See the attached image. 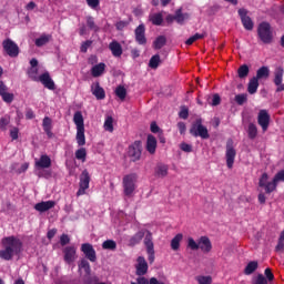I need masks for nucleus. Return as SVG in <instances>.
Wrapping results in <instances>:
<instances>
[{
	"instance_id": "52",
	"label": "nucleus",
	"mask_w": 284,
	"mask_h": 284,
	"mask_svg": "<svg viewBox=\"0 0 284 284\" xmlns=\"http://www.w3.org/2000/svg\"><path fill=\"white\" fill-rule=\"evenodd\" d=\"M10 125V116L6 115L0 119V130H6Z\"/></svg>"
},
{
	"instance_id": "5",
	"label": "nucleus",
	"mask_w": 284,
	"mask_h": 284,
	"mask_svg": "<svg viewBox=\"0 0 284 284\" xmlns=\"http://www.w3.org/2000/svg\"><path fill=\"white\" fill-rule=\"evenodd\" d=\"M190 135L191 136H200V139H210V131H207V126L203 125L202 119H196L191 128H190Z\"/></svg>"
},
{
	"instance_id": "58",
	"label": "nucleus",
	"mask_w": 284,
	"mask_h": 284,
	"mask_svg": "<svg viewBox=\"0 0 284 284\" xmlns=\"http://www.w3.org/2000/svg\"><path fill=\"white\" fill-rule=\"evenodd\" d=\"M100 3L101 2L99 0H87V4L89 6V8H92V10H97Z\"/></svg>"
},
{
	"instance_id": "51",
	"label": "nucleus",
	"mask_w": 284,
	"mask_h": 284,
	"mask_svg": "<svg viewBox=\"0 0 284 284\" xmlns=\"http://www.w3.org/2000/svg\"><path fill=\"white\" fill-rule=\"evenodd\" d=\"M235 102L237 105H244V103H247V94L241 93L235 95Z\"/></svg>"
},
{
	"instance_id": "59",
	"label": "nucleus",
	"mask_w": 284,
	"mask_h": 284,
	"mask_svg": "<svg viewBox=\"0 0 284 284\" xmlns=\"http://www.w3.org/2000/svg\"><path fill=\"white\" fill-rule=\"evenodd\" d=\"M68 243H70V236H68V234H62L60 237V244L62 245V247H65Z\"/></svg>"
},
{
	"instance_id": "49",
	"label": "nucleus",
	"mask_w": 284,
	"mask_h": 284,
	"mask_svg": "<svg viewBox=\"0 0 284 284\" xmlns=\"http://www.w3.org/2000/svg\"><path fill=\"white\" fill-rule=\"evenodd\" d=\"M39 73V68L37 67H31L28 71V74L32 81H39V77L37 74Z\"/></svg>"
},
{
	"instance_id": "7",
	"label": "nucleus",
	"mask_w": 284,
	"mask_h": 284,
	"mask_svg": "<svg viewBox=\"0 0 284 284\" xmlns=\"http://www.w3.org/2000/svg\"><path fill=\"white\" fill-rule=\"evenodd\" d=\"M226 165L229 170L234 168V160L236 159V149H234V141L232 139L226 142Z\"/></svg>"
},
{
	"instance_id": "30",
	"label": "nucleus",
	"mask_w": 284,
	"mask_h": 284,
	"mask_svg": "<svg viewBox=\"0 0 284 284\" xmlns=\"http://www.w3.org/2000/svg\"><path fill=\"white\" fill-rule=\"evenodd\" d=\"M175 21L176 23H179L180 26H183V23H185V21H187V19H190V13H183V9H176L175 11Z\"/></svg>"
},
{
	"instance_id": "34",
	"label": "nucleus",
	"mask_w": 284,
	"mask_h": 284,
	"mask_svg": "<svg viewBox=\"0 0 284 284\" xmlns=\"http://www.w3.org/2000/svg\"><path fill=\"white\" fill-rule=\"evenodd\" d=\"M255 270H258V262L256 261H251L247 263V265L244 268V274L246 276H250L252 274H254Z\"/></svg>"
},
{
	"instance_id": "24",
	"label": "nucleus",
	"mask_w": 284,
	"mask_h": 284,
	"mask_svg": "<svg viewBox=\"0 0 284 284\" xmlns=\"http://www.w3.org/2000/svg\"><path fill=\"white\" fill-rule=\"evenodd\" d=\"M54 205H57V202L52 201V200H49V201H42V202H39L34 205V210L37 212H48L49 210H52V207H54Z\"/></svg>"
},
{
	"instance_id": "20",
	"label": "nucleus",
	"mask_w": 284,
	"mask_h": 284,
	"mask_svg": "<svg viewBox=\"0 0 284 284\" xmlns=\"http://www.w3.org/2000/svg\"><path fill=\"white\" fill-rule=\"evenodd\" d=\"M91 92L98 101H103V99H105V90L101 87L99 82L91 84Z\"/></svg>"
},
{
	"instance_id": "56",
	"label": "nucleus",
	"mask_w": 284,
	"mask_h": 284,
	"mask_svg": "<svg viewBox=\"0 0 284 284\" xmlns=\"http://www.w3.org/2000/svg\"><path fill=\"white\" fill-rule=\"evenodd\" d=\"M130 284H150V280L141 275L136 278V282H131Z\"/></svg>"
},
{
	"instance_id": "13",
	"label": "nucleus",
	"mask_w": 284,
	"mask_h": 284,
	"mask_svg": "<svg viewBox=\"0 0 284 284\" xmlns=\"http://www.w3.org/2000/svg\"><path fill=\"white\" fill-rule=\"evenodd\" d=\"M134 174H129L123 178V187L125 196H132V193L136 189L134 185Z\"/></svg>"
},
{
	"instance_id": "3",
	"label": "nucleus",
	"mask_w": 284,
	"mask_h": 284,
	"mask_svg": "<svg viewBox=\"0 0 284 284\" xmlns=\"http://www.w3.org/2000/svg\"><path fill=\"white\" fill-rule=\"evenodd\" d=\"M186 247L192 252L201 250L204 254H210L212 252V241L207 236H201L197 242L193 237H189Z\"/></svg>"
},
{
	"instance_id": "12",
	"label": "nucleus",
	"mask_w": 284,
	"mask_h": 284,
	"mask_svg": "<svg viewBox=\"0 0 284 284\" xmlns=\"http://www.w3.org/2000/svg\"><path fill=\"white\" fill-rule=\"evenodd\" d=\"M247 9L241 8L239 9L237 14L241 19L243 28H245L246 30H254V21H252V18H250V16H247Z\"/></svg>"
},
{
	"instance_id": "35",
	"label": "nucleus",
	"mask_w": 284,
	"mask_h": 284,
	"mask_svg": "<svg viewBox=\"0 0 284 284\" xmlns=\"http://www.w3.org/2000/svg\"><path fill=\"white\" fill-rule=\"evenodd\" d=\"M254 78L257 79V81H260V79H268L270 78V68L268 67H261L256 71V77H254Z\"/></svg>"
},
{
	"instance_id": "60",
	"label": "nucleus",
	"mask_w": 284,
	"mask_h": 284,
	"mask_svg": "<svg viewBox=\"0 0 284 284\" xmlns=\"http://www.w3.org/2000/svg\"><path fill=\"white\" fill-rule=\"evenodd\" d=\"M275 252H284V240L278 237L277 245L275 246Z\"/></svg>"
},
{
	"instance_id": "55",
	"label": "nucleus",
	"mask_w": 284,
	"mask_h": 284,
	"mask_svg": "<svg viewBox=\"0 0 284 284\" xmlns=\"http://www.w3.org/2000/svg\"><path fill=\"white\" fill-rule=\"evenodd\" d=\"M264 274H265L266 281H268V283H272V281H274V273H272V268H270V267L265 268Z\"/></svg>"
},
{
	"instance_id": "32",
	"label": "nucleus",
	"mask_w": 284,
	"mask_h": 284,
	"mask_svg": "<svg viewBox=\"0 0 284 284\" xmlns=\"http://www.w3.org/2000/svg\"><path fill=\"white\" fill-rule=\"evenodd\" d=\"M181 241H183L182 233H178L172 240H171V250L176 252L181 247Z\"/></svg>"
},
{
	"instance_id": "15",
	"label": "nucleus",
	"mask_w": 284,
	"mask_h": 284,
	"mask_svg": "<svg viewBox=\"0 0 284 284\" xmlns=\"http://www.w3.org/2000/svg\"><path fill=\"white\" fill-rule=\"evenodd\" d=\"M81 252L84 254L88 261H90L91 263H97V251L94 250V246H92V244L83 243L81 245Z\"/></svg>"
},
{
	"instance_id": "36",
	"label": "nucleus",
	"mask_w": 284,
	"mask_h": 284,
	"mask_svg": "<svg viewBox=\"0 0 284 284\" xmlns=\"http://www.w3.org/2000/svg\"><path fill=\"white\" fill-rule=\"evenodd\" d=\"M257 91H258V80L253 77L248 81L247 92L248 94H256Z\"/></svg>"
},
{
	"instance_id": "26",
	"label": "nucleus",
	"mask_w": 284,
	"mask_h": 284,
	"mask_svg": "<svg viewBox=\"0 0 284 284\" xmlns=\"http://www.w3.org/2000/svg\"><path fill=\"white\" fill-rule=\"evenodd\" d=\"M42 128L48 139H52V136H54V133H52V119L50 116H44L42 120Z\"/></svg>"
},
{
	"instance_id": "10",
	"label": "nucleus",
	"mask_w": 284,
	"mask_h": 284,
	"mask_svg": "<svg viewBox=\"0 0 284 284\" xmlns=\"http://www.w3.org/2000/svg\"><path fill=\"white\" fill-rule=\"evenodd\" d=\"M2 48L4 52H7V54L12 59L19 57V45L16 44L14 41H12L11 39H6L2 42Z\"/></svg>"
},
{
	"instance_id": "33",
	"label": "nucleus",
	"mask_w": 284,
	"mask_h": 284,
	"mask_svg": "<svg viewBox=\"0 0 284 284\" xmlns=\"http://www.w3.org/2000/svg\"><path fill=\"white\" fill-rule=\"evenodd\" d=\"M51 39H52V36L43 33L40 38L36 39L37 48H43V45H47V43H50Z\"/></svg>"
},
{
	"instance_id": "43",
	"label": "nucleus",
	"mask_w": 284,
	"mask_h": 284,
	"mask_svg": "<svg viewBox=\"0 0 284 284\" xmlns=\"http://www.w3.org/2000/svg\"><path fill=\"white\" fill-rule=\"evenodd\" d=\"M160 63H161V55L159 54L152 55V58L149 61V68H151L152 70H156Z\"/></svg>"
},
{
	"instance_id": "8",
	"label": "nucleus",
	"mask_w": 284,
	"mask_h": 284,
	"mask_svg": "<svg viewBox=\"0 0 284 284\" xmlns=\"http://www.w3.org/2000/svg\"><path fill=\"white\" fill-rule=\"evenodd\" d=\"M144 245L146 247L148 261L150 264L154 263L155 252L154 242L152 241V232L148 231L144 237Z\"/></svg>"
},
{
	"instance_id": "1",
	"label": "nucleus",
	"mask_w": 284,
	"mask_h": 284,
	"mask_svg": "<svg viewBox=\"0 0 284 284\" xmlns=\"http://www.w3.org/2000/svg\"><path fill=\"white\" fill-rule=\"evenodd\" d=\"M1 243L3 250L0 251V258L3 261H12L23 252V242L14 235L3 237Z\"/></svg>"
},
{
	"instance_id": "16",
	"label": "nucleus",
	"mask_w": 284,
	"mask_h": 284,
	"mask_svg": "<svg viewBox=\"0 0 284 284\" xmlns=\"http://www.w3.org/2000/svg\"><path fill=\"white\" fill-rule=\"evenodd\" d=\"M283 74L284 70L282 67L275 69L273 79V83L276 85L275 92H284Z\"/></svg>"
},
{
	"instance_id": "6",
	"label": "nucleus",
	"mask_w": 284,
	"mask_h": 284,
	"mask_svg": "<svg viewBox=\"0 0 284 284\" xmlns=\"http://www.w3.org/2000/svg\"><path fill=\"white\" fill-rule=\"evenodd\" d=\"M142 152L143 144L141 141L136 140L129 146L128 156L131 159L133 163H136V161H141Z\"/></svg>"
},
{
	"instance_id": "4",
	"label": "nucleus",
	"mask_w": 284,
	"mask_h": 284,
	"mask_svg": "<svg viewBox=\"0 0 284 284\" xmlns=\"http://www.w3.org/2000/svg\"><path fill=\"white\" fill-rule=\"evenodd\" d=\"M257 37L262 43L268 45L274 40L270 22H261L257 27Z\"/></svg>"
},
{
	"instance_id": "27",
	"label": "nucleus",
	"mask_w": 284,
	"mask_h": 284,
	"mask_svg": "<svg viewBox=\"0 0 284 284\" xmlns=\"http://www.w3.org/2000/svg\"><path fill=\"white\" fill-rule=\"evenodd\" d=\"M146 152H149V154L156 153V138L152 134L148 135L146 139Z\"/></svg>"
},
{
	"instance_id": "37",
	"label": "nucleus",
	"mask_w": 284,
	"mask_h": 284,
	"mask_svg": "<svg viewBox=\"0 0 284 284\" xmlns=\"http://www.w3.org/2000/svg\"><path fill=\"white\" fill-rule=\"evenodd\" d=\"M165 43H168V38L165 36H159L153 42V48L154 50H161Z\"/></svg>"
},
{
	"instance_id": "63",
	"label": "nucleus",
	"mask_w": 284,
	"mask_h": 284,
	"mask_svg": "<svg viewBox=\"0 0 284 284\" xmlns=\"http://www.w3.org/2000/svg\"><path fill=\"white\" fill-rule=\"evenodd\" d=\"M179 116L180 119H187V116H190V111L184 108V109H181V111L179 112Z\"/></svg>"
},
{
	"instance_id": "19",
	"label": "nucleus",
	"mask_w": 284,
	"mask_h": 284,
	"mask_svg": "<svg viewBox=\"0 0 284 284\" xmlns=\"http://www.w3.org/2000/svg\"><path fill=\"white\" fill-rule=\"evenodd\" d=\"M135 274L136 276H145L148 274V261H145V257H138V264L135 265Z\"/></svg>"
},
{
	"instance_id": "54",
	"label": "nucleus",
	"mask_w": 284,
	"mask_h": 284,
	"mask_svg": "<svg viewBox=\"0 0 284 284\" xmlns=\"http://www.w3.org/2000/svg\"><path fill=\"white\" fill-rule=\"evenodd\" d=\"M209 103L213 106L221 105V95H219V93H214L211 102Z\"/></svg>"
},
{
	"instance_id": "18",
	"label": "nucleus",
	"mask_w": 284,
	"mask_h": 284,
	"mask_svg": "<svg viewBox=\"0 0 284 284\" xmlns=\"http://www.w3.org/2000/svg\"><path fill=\"white\" fill-rule=\"evenodd\" d=\"M135 41L139 45H145L148 43V38H145V24H140L134 30Z\"/></svg>"
},
{
	"instance_id": "25",
	"label": "nucleus",
	"mask_w": 284,
	"mask_h": 284,
	"mask_svg": "<svg viewBox=\"0 0 284 284\" xmlns=\"http://www.w3.org/2000/svg\"><path fill=\"white\" fill-rule=\"evenodd\" d=\"M109 50L111 51V54L115 58H120L123 54V47L116 40H113L109 43Z\"/></svg>"
},
{
	"instance_id": "2",
	"label": "nucleus",
	"mask_w": 284,
	"mask_h": 284,
	"mask_svg": "<svg viewBox=\"0 0 284 284\" xmlns=\"http://www.w3.org/2000/svg\"><path fill=\"white\" fill-rule=\"evenodd\" d=\"M73 123L77 128L75 141L80 148H83V145H85V123L81 111L74 113Z\"/></svg>"
},
{
	"instance_id": "14",
	"label": "nucleus",
	"mask_w": 284,
	"mask_h": 284,
	"mask_svg": "<svg viewBox=\"0 0 284 284\" xmlns=\"http://www.w3.org/2000/svg\"><path fill=\"white\" fill-rule=\"evenodd\" d=\"M270 121H271V116L267 110L265 109L260 110L257 115V123L262 128L263 132H267V128H270Z\"/></svg>"
},
{
	"instance_id": "48",
	"label": "nucleus",
	"mask_w": 284,
	"mask_h": 284,
	"mask_svg": "<svg viewBox=\"0 0 284 284\" xmlns=\"http://www.w3.org/2000/svg\"><path fill=\"white\" fill-rule=\"evenodd\" d=\"M0 97L4 103H12V101H14V93H10L8 91L2 92Z\"/></svg>"
},
{
	"instance_id": "23",
	"label": "nucleus",
	"mask_w": 284,
	"mask_h": 284,
	"mask_svg": "<svg viewBox=\"0 0 284 284\" xmlns=\"http://www.w3.org/2000/svg\"><path fill=\"white\" fill-rule=\"evenodd\" d=\"M169 172H170V166H168V164L158 163L154 169V176H156V179H165Z\"/></svg>"
},
{
	"instance_id": "62",
	"label": "nucleus",
	"mask_w": 284,
	"mask_h": 284,
	"mask_svg": "<svg viewBox=\"0 0 284 284\" xmlns=\"http://www.w3.org/2000/svg\"><path fill=\"white\" fill-rule=\"evenodd\" d=\"M180 149L182 150V152H192V144L183 142L181 143Z\"/></svg>"
},
{
	"instance_id": "39",
	"label": "nucleus",
	"mask_w": 284,
	"mask_h": 284,
	"mask_svg": "<svg viewBox=\"0 0 284 284\" xmlns=\"http://www.w3.org/2000/svg\"><path fill=\"white\" fill-rule=\"evenodd\" d=\"M248 139L254 141L256 136H258V128H256V124L250 123L247 129Z\"/></svg>"
},
{
	"instance_id": "61",
	"label": "nucleus",
	"mask_w": 284,
	"mask_h": 284,
	"mask_svg": "<svg viewBox=\"0 0 284 284\" xmlns=\"http://www.w3.org/2000/svg\"><path fill=\"white\" fill-rule=\"evenodd\" d=\"M10 136L12 141H17V139H19V128L11 129Z\"/></svg>"
},
{
	"instance_id": "50",
	"label": "nucleus",
	"mask_w": 284,
	"mask_h": 284,
	"mask_svg": "<svg viewBox=\"0 0 284 284\" xmlns=\"http://www.w3.org/2000/svg\"><path fill=\"white\" fill-rule=\"evenodd\" d=\"M199 284H212V276L200 275L195 277Z\"/></svg>"
},
{
	"instance_id": "17",
	"label": "nucleus",
	"mask_w": 284,
	"mask_h": 284,
	"mask_svg": "<svg viewBox=\"0 0 284 284\" xmlns=\"http://www.w3.org/2000/svg\"><path fill=\"white\" fill-rule=\"evenodd\" d=\"M64 262L68 263V265H71V263H74L77 261V247L74 246H67L62 250Z\"/></svg>"
},
{
	"instance_id": "38",
	"label": "nucleus",
	"mask_w": 284,
	"mask_h": 284,
	"mask_svg": "<svg viewBox=\"0 0 284 284\" xmlns=\"http://www.w3.org/2000/svg\"><path fill=\"white\" fill-rule=\"evenodd\" d=\"M115 95L118 99H120V101H125V97H128V89H125L123 85H118L115 88Z\"/></svg>"
},
{
	"instance_id": "31",
	"label": "nucleus",
	"mask_w": 284,
	"mask_h": 284,
	"mask_svg": "<svg viewBox=\"0 0 284 284\" xmlns=\"http://www.w3.org/2000/svg\"><path fill=\"white\" fill-rule=\"evenodd\" d=\"M149 21L152 22V26H162L163 24V13H153L149 16Z\"/></svg>"
},
{
	"instance_id": "41",
	"label": "nucleus",
	"mask_w": 284,
	"mask_h": 284,
	"mask_svg": "<svg viewBox=\"0 0 284 284\" xmlns=\"http://www.w3.org/2000/svg\"><path fill=\"white\" fill-rule=\"evenodd\" d=\"M205 37H207L206 33H195L194 36L190 37L185 43L186 45H192L194 42L201 40V39H205Z\"/></svg>"
},
{
	"instance_id": "47",
	"label": "nucleus",
	"mask_w": 284,
	"mask_h": 284,
	"mask_svg": "<svg viewBox=\"0 0 284 284\" xmlns=\"http://www.w3.org/2000/svg\"><path fill=\"white\" fill-rule=\"evenodd\" d=\"M102 250H116V242L114 240H106L102 243Z\"/></svg>"
},
{
	"instance_id": "42",
	"label": "nucleus",
	"mask_w": 284,
	"mask_h": 284,
	"mask_svg": "<svg viewBox=\"0 0 284 284\" xmlns=\"http://www.w3.org/2000/svg\"><path fill=\"white\" fill-rule=\"evenodd\" d=\"M88 156V151L85 148H80L75 151V159L78 161H82V163H85V159Z\"/></svg>"
},
{
	"instance_id": "44",
	"label": "nucleus",
	"mask_w": 284,
	"mask_h": 284,
	"mask_svg": "<svg viewBox=\"0 0 284 284\" xmlns=\"http://www.w3.org/2000/svg\"><path fill=\"white\" fill-rule=\"evenodd\" d=\"M237 74L240 79H245L250 74V67H247V64H242L237 69Z\"/></svg>"
},
{
	"instance_id": "53",
	"label": "nucleus",
	"mask_w": 284,
	"mask_h": 284,
	"mask_svg": "<svg viewBox=\"0 0 284 284\" xmlns=\"http://www.w3.org/2000/svg\"><path fill=\"white\" fill-rule=\"evenodd\" d=\"M253 284H267V278L263 274H258L254 280Z\"/></svg>"
},
{
	"instance_id": "45",
	"label": "nucleus",
	"mask_w": 284,
	"mask_h": 284,
	"mask_svg": "<svg viewBox=\"0 0 284 284\" xmlns=\"http://www.w3.org/2000/svg\"><path fill=\"white\" fill-rule=\"evenodd\" d=\"M104 130L106 132H114V119L112 116H106L104 121Z\"/></svg>"
},
{
	"instance_id": "40",
	"label": "nucleus",
	"mask_w": 284,
	"mask_h": 284,
	"mask_svg": "<svg viewBox=\"0 0 284 284\" xmlns=\"http://www.w3.org/2000/svg\"><path fill=\"white\" fill-rule=\"evenodd\" d=\"M79 270H83L87 274V276H90V273L92 272V268L90 267V262L88 260L82 258L78 265Z\"/></svg>"
},
{
	"instance_id": "57",
	"label": "nucleus",
	"mask_w": 284,
	"mask_h": 284,
	"mask_svg": "<svg viewBox=\"0 0 284 284\" xmlns=\"http://www.w3.org/2000/svg\"><path fill=\"white\" fill-rule=\"evenodd\" d=\"M90 45H92V40L84 41L80 47V52H88V48H90Z\"/></svg>"
},
{
	"instance_id": "29",
	"label": "nucleus",
	"mask_w": 284,
	"mask_h": 284,
	"mask_svg": "<svg viewBox=\"0 0 284 284\" xmlns=\"http://www.w3.org/2000/svg\"><path fill=\"white\" fill-rule=\"evenodd\" d=\"M105 72V63L100 62L99 64H95L91 69V74L94 77V79L102 77V74Z\"/></svg>"
},
{
	"instance_id": "64",
	"label": "nucleus",
	"mask_w": 284,
	"mask_h": 284,
	"mask_svg": "<svg viewBox=\"0 0 284 284\" xmlns=\"http://www.w3.org/2000/svg\"><path fill=\"white\" fill-rule=\"evenodd\" d=\"M178 129H179L180 134H185V130H187V126L185 125L184 122H179Z\"/></svg>"
},
{
	"instance_id": "46",
	"label": "nucleus",
	"mask_w": 284,
	"mask_h": 284,
	"mask_svg": "<svg viewBox=\"0 0 284 284\" xmlns=\"http://www.w3.org/2000/svg\"><path fill=\"white\" fill-rule=\"evenodd\" d=\"M87 26L89 29H91L93 32H99L100 28L94 22V18L92 16L87 17Z\"/></svg>"
},
{
	"instance_id": "9",
	"label": "nucleus",
	"mask_w": 284,
	"mask_h": 284,
	"mask_svg": "<svg viewBox=\"0 0 284 284\" xmlns=\"http://www.w3.org/2000/svg\"><path fill=\"white\" fill-rule=\"evenodd\" d=\"M90 189V172L88 170H83L80 175L79 190L77 192V196H83L85 194V190Z\"/></svg>"
},
{
	"instance_id": "21",
	"label": "nucleus",
	"mask_w": 284,
	"mask_h": 284,
	"mask_svg": "<svg viewBox=\"0 0 284 284\" xmlns=\"http://www.w3.org/2000/svg\"><path fill=\"white\" fill-rule=\"evenodd\" d=\"M36 168L38 170H48V168H52V159L48 156V154H43L39 160L36 161Z\"/></svg>"
},
{
	"instance_id": "28",
	"label": "nucleus",
	"mask_w": 284,
	"mask_h": 284,
	"mask_svg": "<svg viewBox=\"0 0 284 284\" xmlns=\"http://www.w3.org/2000/svg\"><path fill=\"white\" fill-rule=\"evenodd\" d=\"M144 236H145V232L143 231L136 232L133 236L130 237L129 247H134L135 245H139V243L143 241Z\"/></svg>"
},
{
	"instance_id": "22",
	"label": "nucleus",
	"mask_w": 284,
	"mask_h": 284,
	"mask_svg": "<svg viewBox=\"0 0 284 284\" xmlns=\"http://www.w3.org/2000/svg\"><path fill=\"white\" fill-rule=\"evenodd\" d=\"M38 81L47 88V90H54V80L50 77V72H44L42 73L39 78Z\"/></svg>"
},
{
	"instance_id": "11",
	"label": "nucleus",
	"mask_w": 284,
	"mask_h": 284,
	"mask_svg": "<svg viewBox=\"0 0 284 284\" xmlns=\"http://www.w3.org/2000/svg\"><path fill=\"white\" fill-rule=\"evenodd\" d=\"M268 179L270 176L267 175V173H263L258 181V186L264 189L265 194H272V192L276 190V183L274 182V180L267 182Z\"/></svg>"
}]
</instances>
